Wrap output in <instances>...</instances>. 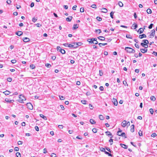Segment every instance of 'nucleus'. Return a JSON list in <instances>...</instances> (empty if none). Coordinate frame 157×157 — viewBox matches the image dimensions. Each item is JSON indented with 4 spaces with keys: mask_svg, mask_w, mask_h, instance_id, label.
<instances>
[{
    "mask_svg": "<svg viewBox=\"0 0 157 157\" xmlns=\"http://www.w3.org/2000/svg\"><path fill=\"white\" fill-rule=\"evenodd\" d=\"M139 135L140 136H142L143 135L142 131L140 130L139 132Z\"/></svg>",
    "mask_w": 157,
    "mask_h": 157,
    "instance_id": "37",
    "label": "nucleus"
},
{
    "mask_svg": "<svg viewBox=\"0 0 157 157\" xmlns=\"http://www.w3.org/2000/svg\"><path fill=\"white\" fill-rule=\"evenodd\" d=\"M113 13H114V12H113V11H112L110 13V16L112 18H113Z\"/></svg>",
    "mask_w": 157,
    "mask_h": 157,
    "instance_id": "40",
    "label": "nucleus"
},
{
    "mask_svg": "<svg viewBox=\"0 0 157 157\" xmlns=\"http://www.w3.org/2000/svg\"><path fill=\"white\" fill-rule=\"evenodd\" d=\"M30 67L32 69H33L35 68V66L34 64H32L30 65Z\"/></svg>",
    "mask_w": 157,
    "mask_h": 157,
    "instance_id": "27",
    "label": "nucleus"
},
{
    "mask_svg": "<svg viewBox=\"0 0 157 157\" xmlns=\"http://www.w3.org/2000/svg\"><path fill=\"white\" fill-rule=\"evenodd\" d=\"M40 116L44 120H46L47 119V118L46 117V116H44L43 114H40Z\"/></svg>",
    "mask_w": 157,
    "mask_h": 157,
    "instance_id": "23",
    "label": "nucleus"
},
{
    "mask_svg": "<svg viewBox=\"0 0 157 157\" xmlns=\"http://www.w3.org/2000/svg\"><path fill=\"white\" fill-rule=\"evenodd\" d=\"M149 111H150V113L151 114H152L153 113L154 111H153V109H152L151 108V109H150Z\"/></svg>",
    "mask_w": 157,
    "mask_h": 157,
    "instance_id": "44",
    "label": "nucleus"
},
{
    "mask_svg": "<svg viewBox=\"0 0 157 157\" xmlns=\"http://www.w3.org/2000/svg\"><path fill=\"white\" fill-rule=\"evenodd\" d=\"M93 132L94 133H96L97 132V129L96 128H94L92 130Z\"/></svg>",
    "mask_w": 157,
    "mask_h": 157,
    "instance_id": "33",
    "label": "nucleus"
},
{
    "mask_svg": "<svg viewBox=\"0 0 157 157\" xmlns=\"http://www.w3.org/2000/svg\"><path fill=\"white\" fill-rule=\"evenodd\" d=\"M16 155L17 157H19V156H20V157H21V155L19 152H17Z\"/></svg>",
    "mask_w": 157,
    "mask_h": 157,
    "instance_id": "42",
    "label": "nucleus"
},
{
    "mask_svg": "<svg viewBox=\"0 0 157 157\" xmlns=\"http://www.w3.org/2000/svg\"><path fill=\"white\" fill-rule=\"evenodd\" d=\"M143 31H144V29L142 28H140L138 30V32H139L140 34H141L143 33Z\"/></svg>",
    "mask_w": 157,
    "mask_h": 157,
    "instance_id": "21",
    "label": "nucleus"
},
{
    "mask_svg": "<svg viewBox=\"0 0 157 157\" xmlns=\"http://www.w3.org/2000/svg\"><path fill=\"white\" fill-rule=\"evenodd\" d=\"M125 50L128 52L129 53H134L135 51L130 47H126Z\"/></svg>",
    "mask_w": 157,
    "mask_h": 157,
    "instance_id": "2",
    "label": "nucleus"
},
{
    "mask_svg": "<svg viewBox=\"0 0 157 157\" xmlns=\"http://www.w3.org/2000/svg\"><path fill=\"white\" fill-rule=\"evenodd\" d=\"M135 46L137 48H139V45L138 44H135Z\"/></svg>",
    "mask_w": 157,
    "mask_h": 157,
    "instance_id": "60",
    "label": "nucleus"
},
{
    "mask_svg": "<svg viewBox=\"0 0 157 157\" xmlns=\"http://www.w3.org/2000/svg\"><path fill=\"white\" fill-rule=\"evenodd\" d=\"M118 4L119 5V6L121 7H122L123 6V3L120 1L118 3Z\"/></svg>",
    "mask_w": 157,
    "mask_h": 157,
    "instance_id": "29",
    "label": "nucleus"
},
{
    "mask_svg": "<svg viewBox=\"0 0 157 157\" xmlns=\"http://www.w3.org/2000/svg\"><path fill=\"white\" fill-rule=\"evenodd\" d=\"M3 93H4L6 95H8L10 94V92L8 90H6L3 92Z\"/></svg>",
    "mask_w": 157,
    "mask_h": 157,
    "instance_id": "24",
    "label": "nucleus"
},
{
    "mask_svg": "<svg viewBox=\"0 0 157 157\" xmlns=\"http://www.w3.org/2000/svg\"><path fill=\"white\" fill-rule=\"evenodd\" d=\"M126 124V121H124L122 123H121V125L123 127H125Z\"/></svg>",
    "mask_w": 157,
    "mask_h": 157,
    "instance_id": "13",
    "label": "nucleus"
},
{
    "mask_svg": "<svg viewBox=\"0 0 157 157\" xmlns=\"http://www.w3.org/2000/svg\"><path fill=\"white\" fill-rule=\"evenodd\" d=\"M36 26L37 27H40V26H42V25L40 24L39 23H37L36 24Z\"/></svg>",
    "mask_w": 157,
    "mask_h": 157,
    "instance_id": "49",
    "label": "nucleus"
},
{
    "mask_svg": "<svg viewBox=\"0 0 157 157\" xmlns=\"http://www.w3.org/2000/svg\"><path fill=\"white\" fill-rule=\"evenodd\" d=\"M102 12L103 13H106L107 12V10L105 8H103L102 9Z\"/></svg>",
    "mask_w": 157,
    "mask_h": 157,
    "instance_id": "28",
    "label": "nucleus"
},
{
    "mask_svg": "<svg viewBox=\"0 0 157 157\" xmlns=\"http://www.w3.org/2000/svg\"><path fill=\"white\" fill-rule=\"evenodd\" d=\"M112 101L114 105L116 106L117 105L118 103L117 100L116 99L113 98L112 100Z\"/></svg>",
    "mask_w": 157,
    "mask_h": 157,
    "instance_id": "8",
    "label": "nucleus"
},
{
    "mask_svg": "<svg viewBox=\"0 0 157 157\" xmlns=\"http://www.w3.org/2000/svg\"><path fill=\"white\" fill-rule=\"evenodd\" d=\"M14 150L16 151H18L19 150V148L18 147H16L14 148Z\"/></svg>",
    "mask_w": 157,
    "mask_h": 157,
    "instance_id": "59",
    "label": "nucleus"
},
{
    "mask_svg": "<svg viewBox=\"0 0 157 157\" xmlns=\"http://www.w3.org/2000/svg\"><path fill=\"white\" fill-rule=\"evenodd\" d=\"M120 145L121 146V147L123 148H124L125 149H127L128 148V146L125 144H121Z\"/></svg>",
    "mask_w": 157,
    "mask_h": 157,
    "instance_id": "18",
    "label": "nucleus"
},
{
    "mask_svg": "<svg viewBox=\"0 0 157 157\" xmlns=\"http://www.w3.org/2000/svg\"><path fill=\"white\" fill-rule=\"evenodd\" d=\"M126 37L128 38L132 39V36L129 34H127L126 35Z\"/></svg>",
    "mask_w": 157,
    "mask_h": 157,
    "instance_id": "34",
    "label": "nucleus"
},
{
    "mask_svg": "<svg viewBox=\"0 0 157 157\" xmlns=\"http://www.w3.org/2000/svg\"><path fill=\"white\" fill-rule=\"evenodd\" d=\"M90 123L92 124H95L96 123V122L93 119H90Z\"/></svg>",
    "mask_w": 157,
    "mask_h": 157,
    "instance_id": "19",
    "label": "nucleus"
},
{
    "mask_svg": "<svg viewBox=\"0 0 157 157\" xmlns=\"http://www.w3.org/2000/svg\"><path fill=\"white\" fill-rule=\"evenodd\" d=\"M26 105L28 109L32 110L33 108L32 105L30 103H28L26 104Z\"/></svg>",
    "mask_w": 157,
    "mask_h": 157,
    "instance_id": "4",
    "label": "nucleus"
},
{
    "mask_svg": "<svg viewBox=\"0 0 157 157\" xmlns=\"http://www.w3.org/2000/svg\"><path fill=\"white\" fill-rule=\"evenodd\" d=\"M147 12L148 14H150L152 12L151 10L149 9H148L147 10Z\"/></svg>",
    "mask_w": 157,
    "mask_h": 157,
    "instance_id": "32",
    "label": "nucleus"
},
{
    "mask_svg": "<svg viewBox=\"0 0 157 157\" xmlns=\"http://www.w3.org/2000/svg\"><path fill=\"white\" fill-rule=\"evenodd\" d=\"M78 28V26L77 24H75L73 25V29H75Z\"/></svg>",
    "mask_w": 157,
    "mask_h": 157,
    "instance_id": "25",
    "label": "nucleus"
},
{
    "mask_svg": "<svg viewBox=\"0 0 157 157\" xmlns=\"http://www.w3.org/2000/svg\"><path fill=\"white\" fill-rule=\"evenodd\" d=\"M109 142L110 143V145H112L113 144V139L111 138L109 140Z\"/></svg>",
    "mask_w": 157,
    "mask_h": 157,
    "instance_id": "43",
    "label": "nucleus"
},
{
    "mask_svg": "<svg viewBox=\"0 0 157 157\" xmlns=\"http://www.w3.org/2000/svg\"><path fill=\"white\" fill-rule=\"evenodd\" d=\"M47 152V149H46V148H44L43 149V153H46Z\"/></svg>",
    "mask_w": 157,
    "mask_h": 157,
    "instance_id": "64",
    "label": "nucleus"
},
{
    "mask_svg": "<svg viewBox=\"0 0 157 157\" xmlns=\"http://www.w3.org/2000/svg\"><path fill=\"white\" fill-rule=\"evenodd\" d=\"M140 44L143 47H144L145 46H147V47H148V45L147 44H145L143 43H141Z\"/></svg>",
    "mask_w": 157,
    "mask_h": 157,
    "instance_id": "41",
    "label": "nucleus"
},
{
    "mask_svg": "<svg viewBox=\"0 0 157 157\" xmlns=\"http://www.w3.org/2000/svg\"><path fill=\"white\" fill-rule=\"evenodd\" d=\"M137 27V25L136 24L134 23L133 25L131 27V29H135Z\"/></svg>",
    "mask_w": 157,
    "mask_h": 157,
    "instance_id": "16",
    "label": "nucleus"
},
{
    "mask_svg": "<svg viewBox=\"0 0 157 157\" xmlns=\"http://www.w3.org/2000/svg\"><path fill=\"white\" fill-rule=\"evenodd\" d=\"M65 99V98L64 97L62 96H61L60 97L59 96V99H60L61 100H63Z\"/></svg>",
    "mask_w": 157,
    "mask_h": 157,
    "instance_id": "56",
    "label": "nucleus"
},
{
    "mask_svg": "<svg viewBox=\"0 0 157 157\" xmlns=\"http://www.w3.org/2000/svg\"><path fill=\"white\" fill-rule=\"evenodd\" d=\"M146 36L145 34L140 35L139 36V38L140 39H142L143 38H146Z\"/></svg>",
    "mask_w": 157,
    "mask_h": 157,
    "instance_id": "15",
    "label": "nucleus"
},
{
    "mask_svg": "<svg viewBox=\"0 0 157 157\" xmlns=\"http://www.w3.org/2000/svg\"><path fill=\"white\" fill-rule=\"evenodd\" d=\"M6 2L8 4H10L11 2V1L10 0H7L6 1Z\"/></svg>",
    "mask_w": 157,
    "mask_h": 157,
    "instance_id": "58",
    "label": "nucleus"
},
{
    "mask_svg": "<svg viewBox=\"0 0 157 157\" xmlns=\"http://www.w3.org/2000/svg\"><path fill=\"white\" fill-rule=\"evenodd\" d=\"M59 52H60L62 54H64L65 53V51L64 49L61 48L59 49Z\"/></svg>",
    "mask_w": 157,
    "mask_h": 157,
    "instance_id": "22",
    "label": "nucleus"
},
{
    "mask_svg": "<svg viewBox=\"0 0 157 157\" xmlns=\"http://www.w3.org/2000/svg\"><path fill=\"white\" fill-rule=\"evenodd\" d=\"M118 131L117 132V135L119 136H121L124 137L125 138H127L126 135L124 132H122V131L121 129L119 128Z\"/></svg>",
    "mask_w": 157,
    "mask_h": 157,
    "instance_id": "1",
    "label": "nucleus"
},
{
    "mask_svg": "<svg viewBox=\"0 0 157 157\" xmlns=\"http://www.w3.org/2000/svg\"><path fill=\"white\" fill-rule=\"evenodd\" d=\"M81 102L83 104H86V101L85 100H82L81 101Z\"/></svg>",
    "mask_w": 157,
    "mask_h": 157,
    "instance_id": "46",
    "label": "nucleus"
},
{
    "mask_svg": "<svg viewBox=\"0 0 157 157\" xmlns=\"http://www.w3.org/2000/svg\"><path fill=\"white\" fill-rule=\"evenodd\" d=\"M147 48H144V49H141L140 51L142 53H144L147 52Z\"/></svg>",
    "mask_w": 157,
    "mask_h": 157,
    "instance_id": "12",
    "label": "nucleus"
},
{
    "mask_svg": "<svg viewBox=\"0 0 157 157\" xmlns=\"http://www.w3.org/2000/svg\"><path fill=\"white\" fill-rule=\"evenodd\" d=\"M11 62L12 63H16V60L15 59H13L11 60Z\"/></svg>",
    "mask_w": 157,
    "mask_h": 157,
    "instance_id": "52",
    "label": "nucleus"
},
{
    "mask_svg": "<svg viewBox=\"0 0 157 157\" xmlns=\"http://www.w3.org/2000/svg\"><path fill=\"white\" fill-rule=\"evenodd\" d=\"M97 40L96 38H91L90 39H88L87 40V41L89 42V43L90 44H94V41Z\"/></svg>",
    "mask_w": 157,
    "mask_h": 157,
    "instance_id": "5",
    "label": "nucleus"
},
{
    "mask_svg": "<svg viewBox=\"0 0 157 157\" xmlns=\"http://www.w3.org/2000/svg\"><path fill=\"white\" fill-rule=\"evenodd\" d=\"M37 20V18H35V17H33V19H32V21L33 22H35Z\"/></svg>",
    "mask_w": 157,
    "mask_h": 157,
    "instance_id": "47",
    "label": "nucleus"
},
{
    "mask_svg": "<svg viewBox=\"0 0 157 157\" xmlns=\"http://www.w3.org/2000/svg\"><path fill=\"white\" fill-rule=\"evenodd\" d=\"M79 45L78 44L76 43H73L71 44H69L68 47L70 48H76Z\"/></svg>",
    "mask_w": 157,
    "mask_h": 157,
    "instance_id": "3",
    "label": "nucleus"
},
{
    "mask_svg": "<svg viewBox=\"0 0 157 157\" xmlns=\"http://www.w3.org/2000/svg\"><path fill=\"white\" fill-rule=\"evenodd\" d=\"M60 106L61 107V108L63 110H64V107L63 105H60Z\"/></svg>",
    "mask_w": 157,
    "mask_h": 157,
    "instance_id": "62",
    "label": "nucleus"
},
{
    "mask_svg": "<svg viewBox=\"0 0 157 157\" xmlns=\"http://www.w3.org/2000/svg\"><path fill=\"white\" fill-rule=\"evenodd\" d=\"M99 75L100 76H102L103 75V72L102 71H99Z\"/></svg>",
    "mask_w": 157,
    "mask_h": 157,
    "instance_id": "53",
    "label": "nucleus"
},
{
    "mask_svg": "<svg viewBox=\"0 0 157 157\" xmlns=\"http://www.w3.org/2000/svg\"><path fill=\"white\" fill-rule=\"evenodd\" d=\"M22 95H19V98L20 99L18 100L17 101L18 102L20 103H24L23 98L22 97Z\"/></svg>",
    "mask_w": 157,
    "mask_h": 157,
    "instance_id": "7",
    "label": "nucleus"
},
{
    "mask_svg": "<svg viewBox=\"0 0 157 157\" xmlns=\"http://www.w3.org/2000/svg\"><path fill=\"white\" fill-rule=\"evenodd\" d=\"M96 19L99 21H101L102 20V18L99 17H97L96 18Z\"/></svg>",
    "mask_w": 157,
    "mask_h": 157,
    "instance_id": "38",
    "label": "nucleus"
},
{
    "mask_svg": "<svg viewBox=\"0 0 157 157\" xmlns=\"http://www.w3.org/2000/svg\"><path fill=\"white\" fill-rule=\"evenodd\" d=\"M91 7L94 8H97L96 5L95 4H93L92 5Z\"/></svg>",
    "mask_w": 157,
    "mask_h": 157,
    "instance_id": "48",
    "label": "nucleus"
},
{
    "mask_svg": "<svg viewBox=\"0 0 157 157\" xmlns=\"http://www.w3.org/2000/svg\"><path fill=\"white\" fill-rule=\"evenodd\" d=\"M98 39L101 40H104L105 38L102 36H100L98 37Z\"/></svg>",
    "mask_w": 157,
    "mask_h": 157,
    "instance_id": "20",
    "label": "nucleus"
},
{
    "mask_svg": "<svg viewBox=\"0 0 157 157\" xmlns=\"http://www.w3.org/2000/svg\"><path fill=\"white\" fill-rule=\"evenodd\" d=\"M151 100L152 101H154L155 99L156 98L154 96H152L150 98Z\"/></svg>",
    "mask_w": 157,
    "mask_h": 157,
    "instance_id": "30",
    "label": "nucleus"
},
{
    "mask_svg": "<svg viewBox=\"0 0 157 157\" xmlns=\"http://www.w3.org/2000/svg\"><path fill=\"white\" fill-rule=\"evenodd\" d=\"M23 142L22 141H19L18 142V145H21L22 144Z\"/></svg>",
    "mask_w": 157,
    "mask_h": 157,
    "instance_id": "61",
    "label": "nucleus"
},
{
    "mask_svg": "<svg viewBox=\"0 0 157 157\" xmlns=\"http://www.w3.org/2000/svg\"><path fill=\"white\" fill-rule=\"evenodd\" d=\"M157 135L156 133H152V134L151 135V136L154 137H155Z\"/></svg>",
    "mask_w": 157,
    "mask_h": 157,
    "instance_id": "45",
    "label": "nucleus"
},
{
    "mask_svg": "<svg viewBox=\"0 0 157 157\" xmlns=\"http://www.w3.org/2000/svg\"><path fill=\"white\" fill-rule=\"evenodd\" d=\"M142 41L143 43L145 44H146L149 43L148 40H142Z\"/></svg>",
    "mask_w": 157,
    "mask_h": 157,
    "instance_id": "26",
    "label": "nucleus"
},
{
    "mask_svg": "<svg viewBox=\"0 0 157 157\" xmlns=\"http://www.w3.org/2000/svg\"><path fill=\"white\" fill-rule=\"evenodd\" d=\"M84 9L83 8L81 7L80 9V12H84Z\"/></svg>",
    "mask_w": 157,
    "mask_h": 157,
    "instance_id": "57",
    "label": "nucleus"
},
{
    "mask_svg": "<svg viewBox=\"0 0 157 157\" xmlns=\"http://www.w3.org/2000/svg\"><path fill=\"white\" fill-rule=\"evenodd\" d=\"M99 119L101 120H103L104 118L103 116L102 115H99Z\"/></svg>",
    "mask_w": 157,
    "mask_h": 157,
    "instance_id": "31",
    "label": "nucleus"
},
{
    "mask_svg": "<svg viewBox=\"0 0 157 157\" xmlns=\"http://www.w3.org/2000/svg\"><path fill=\"white\" fill-rule=\"evenodd\" d=\"M35 128L37 131H39V128L37 126H36L35 127Z\"/></svg>",
    "mask_w": 157,
    "mask_h": 157,
    "instance_id": "55",
    "label": "nucleus"
},
{
    "mask_svg": "<svg viewBox=\"0 0 157 157\" xmlns=\"http://www.w3.org/2000/svg\"><path fill=\"white\" fill-rule=\"evenodd\" d=\"M155 33V30L154 29H153L151 31V33L149 36L150 38H151L153 37L154 36Z\"/></svg>",
    "mask_w": 157,
    "mask_h": 157,
    "instance_id": "6",
    "label": "nucleus"
},
{
    "mask_svg": "<svg viewBox=\"0 0 157 157\" xmlns=\"http://www.w3.org/2000/svg\"><path fill=\"white\" fill-rule=\"evenodd\" d=\"M98 44L99 45V46L100 47H101L103 46H104V45H107V43H104V44H102V43H99Z\"/></svg>",
    "mask_w": 157,
    "mask_h": 157,
    "instance_id": "35",
    "label": "nucleus"
},
{
    "mask_svg": "<svg viewBox=\"0 0 157 157\" xmlns=\"http://www.w3.org/2000/svg\"><path fill=\"white\" fill-rule=\"evenodd\" d=\"M95 32L98 33L99 34L101 32V29H96L95 30Z\"/></svg>",
    "mask_w": 157,
    "mask_h": 157,
    "instance_id": "36",
    "label": "nucleus"
},
{
    "mask_svg": "<svg viewBox=\"0 0 157 157\" xmlns=\"http://www.w3.org/2000/svg\"><path fill=\"white\" fill-rule=\"evenodd\" d=\"M153 25V24H151L148 27V28L149 29H151Z\"/></svg>",
    "mask_w": 157,
    "mask_h": 157,
    "instance_id": "54",
    "label": "nucleus"
},
{
    "mask_svg": "<svg viewBox=\"0 0 157 157\" xmlns=\"http://www.w3.org/2000/svg\"><path fill=\"white\" fill-rule=\"evenodd\" d=\"M72 18L73 17L72 16H69L66 18V20L67 21H71L72 19Z\"/></svg>",
    "mask_w": 157,
    "mask_h": 157,
    "instance_id": "11",
    "label": "nucleus"
},
{
    "mask_svg": "<svg viewBox=\"0 0 157 157\" xmlns=\"http://www.w3.org/2000/svg\"><path fill=\"white\" fill-rule=\"evenodd\" d=\"M23 40L25 42H27L30 41V39L28 37H25L23 38Z\"/></svg>",
    "mask_w": 157,
    "mask_h": 157,
    "instance_id": "10",
    "label": "nucleus"
},
{
    "mask_svg": "<svg viewBox=\"0 0 157 157\" xmlns=\"http://www.w3.org/2000/svg\"><path fill=\"white\" fill-rule=\"evenodd\" d=\"M52 157H56V155L54 153H52L51 155Z\"/></svg>",
    "mask_w": 157,
    "mask_h": 157,
    "instance_id": "63",
    "label": "nucleus"
},
{
    "mask_svg": "<svg viewBox=\"0 0 157 157\" xmlns=\"http://www.w3.org/2000/svg\"><path fill=\"white\" fill-rule=\"evenodd\" d=\"M45 66H46L47 67H48V68H49V67H51V65H50V64H49V63H47V64H45Z\"/></svg>",
    "mask_w": 157,
    "mask_h": 157,
    "instance_id": "51",
    "label": "nucleus"
},
{
    "mask_svg": "<svg viewBox=\"0 0 157 157\" xmlns=\"http://www.w3.org/2000/svg\"><path fill=\"white\" fill-rule=\"evenodd\" d=\"M130 131L132 132L134 131V124H132L131 126Z\"/></svg>",
    "mask_w": 157,
    "mask_h": 157,
    "instance_id": "14",
    "label": "nucleus"
},
{
    "mask_svg": "<svg viewBox=\"0 0 157 157\" xmlns=\"http://www.w3.org/2000/svg\"><path fill=\"white\" fill-rule=\"evenodd\" d=\"M100 150L102 152H104L105 151V148L101 147L100 148Z\"/></svg>",
    "mask_w": 157,
    "mask_h": 157,
    "instance_id": "39",
    "label": "nucleus"
},
{
    "mask_svg": "<svg viewBox=\"0 0 157 157\" xmlns=\"http://www.w3.org/2000/svg\"><path fill=\"white\" fill-rule=\"evenodd\" d=\"M105 133L107 136H109L110 138H112L113 137L112 135L110 132L107 131L105 132Z\"/></svg>",
    "mask_w": 157,
    "mask_h": 157,
    "instance_id": "9",
    "label": "nucleus"
},
{
    "mask_svg": "<svg viewBox=\"0 0 157 157\" xmlns=\"http://www.w3.org/2000/svg\"><path fill=\"white\" fill-rule=\"evenodd\" d=\"M5 101L7 102H11L12 100H10L8 99H6Z\"/></svg>",
    "mask_w": 157,
    "mask_h": 157,
    "instance_id": "50",
    "label": "nucleus"
},
{
    "mask_svg": "<svg viewBox=\"0 0 157 157\" xmlns=\"http://www.w3.org/2000/svg\"><path fill=\"white\" fill-rule=\"evenodd\" d=\"M23 34V32L21 31H18L16 33V34L17 36H20Z\"/></svg>",
    "mask_w": 157,
    "mask_h": 157,
    "instance_id": "17",
    "label": "nucleus"
}]
</instances>
